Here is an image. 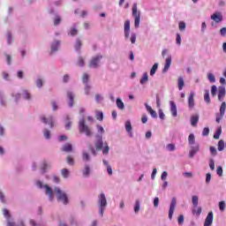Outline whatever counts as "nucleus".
Wrapping results in <instances>:
<instances>
[{
  "instance_id": "nucleus-3",
  "label": "nucleus",
  "mask_w": 226,
  "mask_h": 226,
  "mask_svg": "<svg viewBox=\"0 0 226 226\" xmlns=\"http://www.w3.org/2000/svg\"><path fill=\"white\" fill-rule=\"evenodd\" d=\"M98 202L100 205L99 213H100L101 216H103L105 207H107V198L105 197V193L102 192L99 195Z\"/></svg>"
},
{
  "instance_id": "nucleus-62",
  "label": "nucleus",
  "mask_w": 226,
  "mask_h": 226,
  "mask_svg": "<svg viewBox=\"0 0 226 226\" xmlns=\"http://www.w3.org/2000/svg\"><path fill=\"white\" fill-rule=\"evenodd\" d=\"M176 41H177V45H181V34H177Z\"/></svg>"
},
{
  "instance_id": "nucleus-28",
  "label": "nucleus",
  "mask_w": 226,
  "mask_h": 226,
  "mask_svg": "<svg viewBox=\"0 0 226 226\" xmlns=\"http://www.w3.org/2000/svg\"><path fill=\"white\" fill-rule=\"evenodd\" d=\"M183 87H185V79H183V77H180V78H178V89H179V91H182Z\"/></svg>"
},
{
  "instance_id": "nucleus-59",
  "label": "nucleus",
  "mask_w": 226,
  "mask_h": 226,
  "mask_svg": "<svg viewBox=\"0 0 226 226\" xmlns=\"http://www.w3.org/2000/svg\"><path fill=\"white\" fill-rule=\"evenodd\" d=\"M217 176H220V177H222V175H223V169L222 168V167H218L217 168Z\"/></svg>"
},
{
  "instance_id": "nucleus-58",
  "label": "nucleus",
  "mask_w": 226,
  "mask_h": 226,
  "mask_svg": "<svg viewBox=\"0 0 226 226\" xmlns=\"http://www.w3.org/2000/svg\"><path fill=\"white\" fill-rule=\"evenodd\" d=\"M47 167H49V165L47 164V162H42L41 165V170H42V174H45V170H47Z\"/></svg>"
},
{
  "instance_id": "nucleus-51",
  "label": "nucleus",
  "mask_w": 226,
  "mask_h": 226,
  "mask_svg": "<svg viewBox=\"0 0 226 226\" xmlns=\"http://www.w3.org/2000/svg\"><path fill=\"white\" fill-rule=\"evenodd\" d=\"M197 151H199V147H197V148H192V149L190 151V157H191V158H193V156H195V154L197 153Z\"/></svg>"
},
{
  "instance_id": "nucleus-32",
  "label": "nucleus",
  "mask_w": 226,
  "mask_h": 226,
  "mask_svg": "<svg viewBox=\"0 0 226 226\" xmlns=\"http://www.w3.org/2000/svg\"><path fill=\"white\" fill-rule=\"evenodd\" d=\"M61 174H62L63 177H64L66 179L70 176V170H68V169H63V170H61Z\"/></svg>"
},
{
  "instance_id": "nucleus-14",
  "label": "nucleus",
  "mask_w": 226,
  "mask_h": 226,
  "mask_svg": "<svg viewBox=\"0 0 226 226\" xmlns=\"http://www.w3.org/2000/svg\"><path fill=\"white\" fill-rule=\"evenodd\" d=\"M213 225V212H209L205 219L204 226Z\"/></svg>"
},
{
  "instance_id": "nucleus-15",
  "label": "nucleus",
  "mask_w": 226,
  "mask_h": 226,
  "mask_svg": "<svg viewBox=\"0 0 226 226\" xmlns=\"http://www.w3.org/2000/svg\"><path fill=\"white\" fill-rule=\"evenodd\" d=\"M170 112L174 117H177V107L176 106V102L173 101L170 102Z\"/></svg>"
},
{
  "instance_id": "nucleus-25",
  "label": "nucleus",
  "mask_w": 226,
  "mask_h": 226,
  "mask_svg": "<svg viewBox=\"0 0 226 226\" xmlns=\"http://www.w3.org/2000/svg\"><path fill=\"white\" fill-rule=\"evenodd\" d=\"M149 80V75H147V72H144L143 77L140 79L139 83L143 86V84H146Z\"/></svg>"
},
{
  "instance_id": "nucleus-38",
  "label": "nucleus",
  "mask_w": 226,
  "mask_h": 226,
  "mask_svg": "<svg viewBox=\"0 0 226 226\" xmlns=\"http://www.w3.org/2000/svg\"><path fill=\"white\" fill-rule=\"evenodd\" d=\"M204 100L207 103H211V98L209 97V91L206 90V93L204 94Z\"/></svg>"
},
{
  "instance_id": "nucleus-31",
  "label": "nucleus",
  "mask_w": 226,
  "mask_h": 226,
  "mask_svg": "<svg viewBox=\"0 0 226 226\" xmlns=\"http://www.w3.org/2000/svg\"><path fill=\"white\" fill-rule=\"evenodd\" d=\"M85 64H86V61L84 60V57L79 56L78 61H77V65L82 67Z\"/></svg>"
},
{
  "instance_id": "nucleus-64",
  "label": "nucleus",
  "mask_w": 226,
  "mask_h": 226,
  "mask_svg": "<svg viewBox=\"0 0 226 226\" xmlns=\"http://www.w3.org/2000/svg\"><path fill=\"white\" fill-rule=\"evenodd\" d=\"M221 36H226V27H222L220 30Z\"/></svg>"
},
{
  "instance_id": "nucleus-47",
  "label": "nucleus",
  "mask_w": 226,
  "mask_h": 226,
  "mask_svg": "<svg viewBox=\"0 0 226 226\" xmlns=\"http://www.w3.org/2000/svg\"><path fill=\"white\" fill-rule=\"evenodd\" d=\"M207 78H208V80H210V82H215L216 81V79L215 78V74H213V73H208Z\"/></svg>"
},
{
  "instance_id": "nucleus-26",
  "label": "nucleus",
  "mask_w": 226,
  "mask_h": 226,
  "mask_svg": "<svg viewBox=\"0 0 226 226\" xmlns=\"http://www.w3.org/2000/svg\"><path fill=\"white\" fill-rule=\"evenodd\" d=\"M201 214H202V207H196L192 209V215H196V216H200Z\"/></svg>"
},
{
  "instance_id": "nucleus-56",
  "label": "nucleus",
  "mask_w": 226,
  "mask_h": 226,
  "mask_svg": "<svg viewBox=\"0 0 226 226\" xmlns=\"http://www.w3.org/2000/svg\"><path fill=\"white\" fill-rule=\"evenodd\" d=\"M203 137H207L209 135V129L207 127H205L202 132Z\"/></svg>"
},
{
  "instance_id": "nucleus-17",
  "label": "nucleus",
  "mask_w": 226,
  "mask_h": 226,
  "mask_svg": "<svg viewBox=\"0 0 226 226\" xmlns=\"http://www.w3.org/2000/svg\"><path fill=\"white\" fill-rule=\"evenodd\" d=\"M125 130L127 132V133H129L130 137H133V132H132V122L130 121H126L125 122Z\"/></svg>"
},
{
  "instance_id": "nucleus-23",
  "label": "nucleus",
  "mask_w": 226,
  "mask_h": 226,
  "mask_svg": "<svg viewBox=\"0 0 226 226\" xmlns=\"http://www.w3.org/2000/svg\"><path fill=\"white\" fill-rule=\"evenodd\" d=\"M197 123H199V115H193L191 117V124L192 126H197Z\"/></svg>"
},
{
  "instance_id": "nucleus-9",
  "label": "nucleus",
  "mask_w": 226,
  "mask_h": 226,
  "mask_svg": "<svg viewBox=\"0 0 226 226\" xmlns=\"http://www.w3.org/2000/svg\"><path fill=\"white\" fill-rule=\"evenodd\" d=\"M211 20H215L216 24H220L223 20V15L222 12H215L210 17Z\"/></svg>"
},
{
  "instance_id": "nucleus-34",
  "label": "nucleus",
  "mask_w": 226,
  "mask_h": 226,
  "mask_svg": "<svg viewBox=\"0 0 226 226\" xmlns=\"http://www.w3.org/2000/svg\"><path fill=\"white\" fill-rule=\"evenodd\" d=\"M188 141L191 146H193V144H195V135H193V133H191L189 135Z\"/></svg>"
},
{
  "instance_id": "nucleus-16",
  "label": "nucleus",
  "mask_w": 226,
  "mask_h": 226,
  "mask_svg": "<svg viewBox=\"0 0 226 226\" xmlns=\"http://www.w3.org/2000/svg\"><path fill=\"white\" fill-rule=\"evenodd\" d=\"M225 97V87H221L218 90V100L219 102H222V99Z\"/></svg>"
},
{
  "instance_id": "nucleus-21",
  "label": "nucleus",
  "mask_w": 226,
  "mask_h": 226,
  "mask_svg": "<svg viewBox=\"0 0 226 226\" xmlns=\"http://www.w3.org/2000/svg\"><path fill=\"white\" fill-rule=\"evenodd\" d=\"M74 49L77 52H79L80 50V49H82V41L80 39H77L76 42L74 43Z\"/></svg>"
},
{
  "instance_id": "nucleus-41",
  "label": "nucleus",
  "mask_w": 226,
  "mask_h": 226,
  "mask_svg": "<svg viewBox=\"0 0 226 226\" xmlns=\"http://www.w3.org/2000/svg\"><path fill=\"white\" fill-rule=\"evenodd\" d=\"M109 145L107 143L104 144V147H102V154H109Z\"/></svg>"
},
{
  "instance_id": "nucleus-8",
  "label": "nucleus",
  "mask_w": 226,
  "mask_h": 226,
  "mask_svg": "<svg viewBox=\"0 0 226 226\" xmlns=\"http://www.w3.org/2000/svg\"><path fill=\"white\" fill-rule=\"evenodd\" d=\"M176 204H177V200H176V197H173L169 210L170 220H172V216H174V211H176Z\"/></svg>"
},
{
  "instance_id": "nucleus-6",
  "label": "nucleus",
  "mask_w": 226,
  "mask_h": 226,
  "mask_svg": "<svg viewBox=\"0 0 226 226\" xmlns=\"http://www.w3.org/2000/svg\"><path fill=\"white\" fill-rule=\"evenodd\" d=\"M37 186H39V188H45V193L46 195H49V200H54V191H52V188H50V186H49L48 185H43V184L40 181L37 182Z\"/></svg>"
},
{
  "instance_id": "nucleus-1",
  "label": "nucleus",
  "mask_w": 226,
  "mask_h": 226,
  "mask_svg": "<svg viewBox=\"0 0 226 226\" xmlns=\"http://www.w3.org/2000/svg\"><path fill=\"white\" fill-rule=\"evenodd\" d=\"M79 133H85L87 137H92L93 136V131L86 124V120L84 118L79 120Z\"/></svg>"
},
{
  "instance_id": "nucleus-7",
  "label": "nucleus",
  "mask_w": 226,
  "mask_h": 226,
  "mask_svg": "<svg viewBox=\"0 0 226 226\" xmlns=\"http://www.w3.org/2000/svg\"><path fill=\"white\" fill-rule=\"evenodd\" d=\"M225 109H226V103L225 102H222L220 107V113L216 114V123H220L222 119L223 118V116H225Z\"/></svg>"
},
{
  "instance_id": "nucleus-27",
  "label": "nucleus",
  "mask_w": 226,
  "mask_h": 226,
  "mask_svg": "<svg viewBox=\"0 0 226 226\" xmlns=\"http://www.w3.org/2000/svg\"><path fill=\"white\" fill-rule=\"evenodd\" d=\"M218 151H223L225 149V142L223 139H220L217 145Z\"/></svg>"
},
{
  "instance_id": "nucleus-45",
  "label": "nucleus",
  "mask_w": 226,
  "mask_h": 226,
  "mask_svg": "<svg viewBox=\"0 0 226 226\" xmlns=\"http://www.w3.org/2000/svg\"><path fill=\"white\" fill-rule=\"evenodd\" d=\"M225 207H226L225 201H220L219 202V209H220V211H225Z\"/></svg>"
},
{
  "instance_id": "nucleus-11",
  "label": "nucleus",
  "mask_w": 226,
  "mask_h": 226,
  "mask_svg": "<svg viewBox=\"0 0 226 226\" xmlns=\"http://www.w3.org/2000/svg\"><path fill=\"white\" fill-rule=\"evenodd\" d=\"M170 64H172V56L169 55L165 60L164 68L162 69V72H169V68H170Z\"/></svg>"
},
{
  "instance_id": "nucleus-20",
  "label": "nucleus",
  "mask_w": 226,
  "mask_h": 226,
  "mask_svg": "<svg viewBox=\"0 0 226 226\" xmlns=\"http://www.w3.org/2000/svg\"><path fill=\"white\" fill-rule=\"evenodd\" d=\"M145 107L147 112H149L150 116H152V117H157L156 111H154L153 108H151V106L147 105V103H145Z\"/></svg>"
},
{
  "instance_id": "nucleus-46",
  "label": "nucleus",
  "mask_w": 226,
  "mask_h": 226,
  "mask_svg": "<svg viewBox=\"0 0 226 226\" xmlns=\"http://www.w3.org/2000/svg\"><path fill=\"white\" fill-rule=\"evenodd\" d=\"M82 158L84 160V162H89V154H87V152H83L82 154Z\"/></svg>"
},
{
  "instance_id": "nucleus-22",
  "label": "nucleus",
  "mask_w": 226,
  "mask_h": 226,
  "mask_svg": "<svg viewBox=\"0 0 226 226\" xmlns=\"http://www.w3.org/2000/svg\"><path fill=\"white\" fill-rule=\"evenodd\" d=\"M59 45H61V42L59 41H55L51 44V51L52 52H57V49L59 48Z\"/></svg>"
},
{
  "instance_id": "nucleus-40",
  "label": "nucleus",
  "mask_w": 226,
  "mask_h": 226,
  "mask_svg": "<svg viewBox=\"0 0 226 226\" xmlns=\"http://www.w3.org/2000/svg\"><path fill=\"white\" fill-rule=\"evenodd\" d=\"M23 98H25V100H31V94L28 93L27 90H24Z\"/></svg>"
},
{
  "instance_id": "nucleus-63",
  "label": "nucleus",
  "mask_w": 226,
  "mask_h": 226,
  "mask_svg": "<svg viewBox=\"0 0 226 226\" xmlns=\"http://www.w3.org/2000/svg\"><path fill=\"white\" fill-rule=\"evenodd\" d=\"M210 153L214 156H216V148L215 147H210Z\"/></svg>"
},
{
  "instance_id": "nucleus-48",
  "label": "nucleus",
  "mask_w": 226,
  "mask_h": 226,
  "mask_svg": "<svg viewBox=\"0 0 226 226\" xmlns=\"http://www.w3.org/2000/svg\"><path fill=\"white\" fill-rule=\"evenodd\" d=\"M61 24V17L56 16L54 19V26H59Z\"/></svg>"
},
{
  "instance_id": "nucleus-18",
  "label": "nucleus",
  "mask_w": 226,
  "mask_h": 226,
  "mask_svg": "<svg viewBox=\"0 0 226 226\" xmlns=\"http://www.w3.org/2000/svg\"><path fill=\"white\" fill-rule=\"evenodd\" d=\"M116 105L119 110H124V102H123V100H121V98H117L116 100Z\"/></svg>"
},
{
  "instance_id": "nucleus-13",
  "label": "nucleus",
  "mask_w": 226,
  "mask_h": 226,
  "mask_svg": "<svg viewBox=\"0 0 226 226\" xmlns=\"http://www.w3.org/2000/svg\"><path fill=\"white\" fill-rule=\"evenodd\" d=\"M97 141L95 143V148L99 151H102L103 149V140L102 139L101 135H97Z\"/></svg>"
},
{
  "instance_id": "nucleus-49",
  "label": "nucleus",
  "mask_w": 226,
  "mask_h": 226,
  "mask_svg": "<svg viewBox=\"0 0 226 226\" xmlns=\"http://www.w3.org/2000/svg\"><path fill=\"white\" fill-rule=\"evenodd\" d=\"M139 211H140V203L139 202V200H137L136 205L134 207V212L139 213Z\"/></svg>"
},
{
  "instance_id": "nucleus-42",
  "label": "nucleus",
  "mask_w": 226,
  "mask_h": 226,
  "mask_svg": "<svg viewBox=\"0 0 226 226\" xmlns=\"http://www.w3.org/2000/svg\"><path fill=\"white\" fill-rule=\"evenodd\" d=\"M67 163L69 165H75V161L73 160V157H72L71 155L67 156Z\"/></svg>"
},
{
  "instance_id": "nucleus-10",
  "label": "nucleus",
  "mask_w": 226,
  "mask_h": 226,
  "mask_svg": "<svg viewBox=\"0 0 226 226\" xmlns=\"http://www.w3.org/2000/svg\"><path fill=\"white\" fill-rule=\"evenodd\" d=\"M41 120L42 123H44V124H49L50 128H54V117H49L47 118L45 116H41Z\"/></svg>"
},
{
  "instance_id": "nucleus-52",
  "label": "nucleus",
  "mask_w": 226,
  "mask_h": 226,
  "mask_svg": "<svg viewBox=\"0 0 226 226\" xmlns=\"http://www.w3.org/2000/svg\"><path fill=\"white\" fill-rule=\"evenodd\" d=\"M179 30L180 31H185V27H186V24L183 21H181L178 25Z\"/></svg>"
},
{
  "instance_id": "nucleus-60",
  "label": "nucleus",
  "mask_w": 226,
  "mask_h": 226,
  "mask_svg": "<svg viewBox=\"0 0 226 226\" xmlns=\"http://www.w3.org/2000/svg\"><path fill=\"white\" fill-rule=\"evenodd\" d=\"M44 137H45V139H50V131H49V130H44Z\"/></svg>"
},
{
  "instance_id": "nucleus-53",
  "label": "nucleus",
  "mask_w": 226,
  "mask_h": 226,
  "mask_svg": "<svg viewBox=\"0 0 226 226\" xmlns=\"http://www.w3.org/2000/svg\"><path fill=\"white\" fill-rule=\"evenodd\" d=\"M167 149H168V151H175L176 150V146L174 144H168L167 145Z\"/></svg>"
},
{
  "instance_id": "nucleus-35",
  "label": "nucleus",
  "mask_w": 226,
  "mask_h": 226,
  "mask_svg": "<svg viewBox=\"0 0 226 226\" xmlns=\"http://www.w3.org/2000/svg\"><path fill=\"white\" fill-rule=\"evenodd\" d=\"M95 117L98 121H103V112L96 111Z\"/></svg>"
},
{
  "instance_id": "nucleus-57",
  "label": "nucleus",
  "mask_w": 226,
  "mask_h": 226,
  "mask_svg": "<svg viewBox=\"0 0 226 226\" xmlns=\"http://www.w3.org/2000/svg\"><path fill=\"white\" fill-rule=\"evenodd\" d=\"M124 31H130V20L124 22Z\"/></svg>"
},
{
  "instance_id": "nucleus-55",
  "label": "nucleus",
  "mask_w": 226,
  "mask_h": 226,
  "mask_svg": "<svg viewBox=\"0 0 226 226\" xmlns=\"http://www.w3.org/2000/svg\"><path fill=\"white\" fill-rule=\"evenodd\" d=\"M0 105H2V107H6V102H4V97H3L1 94H0Z\"/></svg>"
},
{
  "instance_id": "nucleus-54",
  "label": "nucleus",
  "mask_w": 226,
  "mask_h": 226,
  "mask_svg": "<svg viewBox=\"0 0 226 226\" xmlns=\"http://www.w3.org/2000/svg\"><path fill=\"white\" fill-rule=\"evenodd\" d=\"M159 204H160V198L159 197H155L154 199V207H158Z\"/></svg>"
},
{
  "instance_id": "nucleus-36",
  "label": "nucleus",
  "mask_w": 226,
  "mask_h": 226,
  "mask_svg": "<svg viewBox=\"0 0 226 226\" xmlns=\"http://www.w3.org/2000/svg\"><path fill=\"white\" fill-rule=\"evenodd\" d=\"M91 172V170L89 169V166H85V170H83V176L84 177H87Z\"/></svg>"
},
{
  "instance_id": "nucleus-43",
  "label": "nucleus",
  "mask_w": 226,
  "mask_h": 226,
  "mask_svg": "<svg viewBox=\"0 0 226 226\" xmlns=\"http://www.w3.org/2000/svg\"><path fill=\"white\" fill-rule=\"evenodd\" d=\"M220 135H222V129H218L215 133L214 134V139L218 140L220 139Z\"/></svg>"
},
{
  "instance_id": "nucleus-39",
  "label": "nucleus",
  "mask_w": 226,
  "mask_h": 226,
  "mask_svg": "<svg viewBox=\"0 0 226 226\" xmlns=\"http://www.w3.org/2000/svg\"><path fill=\"white\" fill-rule=\"evenodd\" d=\"M82 82L84 84H87V82H89V74L87 73H84L82 76Z\"/></svg>"
},
{
  "instance_id": "nucleus-61",
  "label": "nucleus",
  "mask_w": 226,
  "mask_h": 226,
  "mask_svg": "<svg viewBox=\"0 0 226 226\" xmlns=\"http://www.w3.org/2000/svg\"><path fill=\"white\" fill-rule=\"evenodd\" d=\"M97 132L99 133H105V130L103 129V126H102V125H97Z\"/></svg>"
},
{
  "instance_id": "nucleus-5",
  "label": "nucleus",
  "mask_w": 226,
  "mask_h": 226,
  "mask_svg": "<svg viewBox=\"0 0 226 226\" xmlns=\"http://www.w3.org/2000/svg\"><path fill=\"white\" fill-rule=\"evenodd\" d=\"M102 59H103V56L102 55L93 56L88 64L89 68H98L100 66V61H102Z\"/></svg>"
},
{
  "instance_id": "nucleus-12",
  "label": "nucleus",
  "mask_w": 226,
  "mask_h": 226,
  "mask_svg": "<svg viewBox=\"0 0 226 226\" xmlns=\"http://www.w3.org/2000/svg\"><path fill=\"white\" fill-rule=\"evenodd\" d=\"M195 96V93L191 92L189 98H188V107L189 109H193L195 107V99H193Z\"/></svg>"
},
{
  "instance_id": "nucleus-50",
  "label": "nucleus",
  "mask_w": 226,
  "mask_h": 226,
  "mask_svg": "<svg viewBox=\"0 0 226 226\" xmlns=\"http://www.w3.org/2000/svg\"><path fill=\"white\" fill-rule=\"evenodd\" d=\"M216 91H218V89L216 88V86H212L211 87V94L212 96H216Z\"/></svg>"
},
{
  "instance_id": "nucleus-29",
  "label": "nucleus",
  "mask_w": 226,
  "mask_h": 226,
  "mask_svg": "<svg viewBox=\"0 0 226 226\" xmlns=\"http://www.w3.org/2000/svg\"><path fill=\"white\" fill-rule=\"evenodd\" d=\"M68 34H70V36H77V34H79V30L76 27H72Z\"/></svg>"
},
{
  "instance_id": "nucleus-19",
  "label": "nucleus",
  "mask_w": 226,
  "mask_h": 226,
  "mask_svg": "<svg viewBox=\"0 0 226 226\" xmlns=\"http://www.w3.org/2000/svg\"><path fill=\"white\" fill-rule=\"evenodd\" d=\"M62 151H64V153H72L73 151V147L72 146V144L67 143L63 147Z\"/></svg>"
},
{
  "instance_id": "nucleus-30",
  "label": "nucleus",
  "mask_w": 226,
  "mask_h": 226,
  "mask_svg": "<svg viewBox=\"0 0 226 226\" xmlns=\"http://www.w3.org/2000/svg\"><path fill=\"white\" fill-rule=\"evenodd\" d=\"M156 70H158V63H155V64L152 66V68H151V70H150V75H151V77H153V76L154 75V73H156Z\"/></svg>"
},
{
  "instance_id": "nucleus-33",
  "label": "nucleus",
  "mask_w": 226,
  "mask_h": 226,
  "mask_svg": "<svg viewBox=\"0 0 226 226\" xmlns=\"http://www.w3.org/2000/svg\"><path fill=\"white\" fill-rule=\"evenodd\" d=\"M192 200L193 207H197V206H199V197L197 195H194L192 196Z\"/></svg>"
},
{
  "instance_id": "nucleus-4",
  "label": "nucleus",
  "mask_w": 226,
  "mask_h": 226,
  "mask_svg": "<svg viewBox=\"0 0 226 226\" xmlns=\"http://www.w3.org/2000/svg\"><path fill=\"white\" fill-rule=\"evenodd\" d=\"M132 17L134 18V27L140 26V11H138L137 4H132Z\"/></svg>"
},
{
  "instance_id": "nucleus-24",
  "label": "nucleus",
  "mask_w": 226,
  "mask_h": 226,
  "mask_svg": "<svg viewBox=\"0 0 226 226\" xmlns=\"http://www.w3.org/2000/svg\"><path fill=\"white\" fill-rule=\"evenodd\" d=\"M67 97L69 98V106L73 107V100L75 96L73 95V93L67 92Z\"/></svg>"
},
{
  "instance_id": "nucleus-37",
  "label": "nucleus",
  "mask_w": 226,
  "mask_h": 226,
  "mask_svg": "<svg viewBox=\"0 0 226 226\" xmlns=\"http://www.w3.org/2000/svg\"><path fill=\"white\" fill-rule=\"evenodd\" d=\"M95 102L96 103H102L103 102V97L100 94H95Z\"/></svg>"
},
{
  "instance_id": "nucleus-44",
  "label": "nucleus",
  "mask_w": 226,
  "mask_h": 226,
  "mask_svg": "<svg viewBox=\"0 0 226 226\" xmlns=\"http://www.w3.org/2000/svg\"><path fill=\"white\" fill-rule=\"evenodd\" d=\"M178 225H183L185 223V216L180 215L177 219Z\"/></svg>"
},
{
  "instance_id": "nucleus-2",
  "label": "nucleus",
  "mask_w": 226,
  "mask_h": 226,
  "mask_svg": "<svg viewBox=\"0 0 226 226\" xmlns=\"http://www.w3.org/2000/svg\"><path fill=\"white\" fill-rule=\"evenodd\" d=\"M55 192L56 193V199L58 202H63V204H68V195L65 194L60 188L55 187Z\"/></svg>"
}]
</instances>
